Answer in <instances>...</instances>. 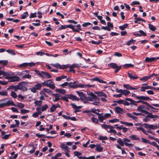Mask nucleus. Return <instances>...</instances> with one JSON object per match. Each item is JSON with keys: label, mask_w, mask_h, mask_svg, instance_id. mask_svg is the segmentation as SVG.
<instances>
[{"label": "nucleus", "mask_w": 159, "mask_h": 159, "mask_svg": "<svg viewBox=\"0 0 159 159\" xmlns=\"http://www.w3.org/2000/svg\"><path fill=\"white\" fill-rule=\"evenodd\" d=\"M77 81H75L73 83L70 82L69 83V87L72 89H76L78 88H93L94 87L93 85L86 84H76Z\"/></svg>", "instance_id": "obj_1"}, {"label": "nucleus", "mask_w": 159, "mask_h": 159, "mask_svg": "<svg viewBox=\"0 0 159 159\" xmlns=\"http://www.w3.org/2000/svg\"><path fill=\"white\" fill-rule=\"evenodd\" d=\"M42 84L44 86L49 87L52 90L54 89L55 88V84L52 80L44 81L42 83Z\"/></svg>", "instance_id": "obj_2"}, {"label": "nucleus", "mask_w": 159, "mask_h": 159, "mask_svg": "<svg viewBox=\"0 0 159 159\" xmlns=\"http://www.w3.org/2000/svg\"><path fill=\"white\" fill-rule=\"evenodd\" d=\"M108 66L113 69H115L114 72L116 73L121 69L122 65L118 66L116 63H111L108 65Z\"/></svg>", "instance_id": "obj_3"}, {"label": "nucleus", "mask_w": 159, "mask_h": 159, "mask_svg": "<svg viewBox=\"0 0 159 159\" xmlns=\"http://www.w3.org/2000/svg\"><path fill=\"white\" fill-rule=\"evenodd\" d=\"M5 79L9 80L8 81L9 82H18L21 80L20 77L17 76H7L5 77Z\"/></svg>", "instance_id": "obj_4"}, {"label": "nucleus", "mask_w": 159, "mask_h": 159, "mask_svg": "<svg viewBox=\"0 0 159 159\" xmlns=\"http://www.w3.org/2000/svg\"><path fill=\"white\" fill-rule=\"evenodd\" d=\"M87 93L88 95L89 96V98H88L89 101L92 102L94 100H96L98 99L97 96L93 93L89 91Z\"/></svg>", "instance_id": "obj_5"}, {"label": "nucleus", "mask_w": 159, "mask_h": 159, "mask_svg": "<svg viewBox=\"0 0 159 159\" xmlns=\"http://www.w3.org/2000/svg\"><path fill=\"white\" fill-rule=\"evenodd\" d=\"M145 109H147L148 108L147 107L143 105H142L139 106L138 107L137 110L139 111L140 112L145 114H147V113H148V112L145 110Z\"/></svg>", "instance_id": "obj_6"}, {"label": "nucleus", "mask_w": 159, "mask_h": 159, "mask_svg": "<svg viewBox=\"0 0 159 159\" xmlns=\"http://www.w3.org/2000/svg\"><path fill=\"white\" fill-rule=\"evenodd\" d=\"M25 82H22L19 83V89L23 91H25L27 90V89L24 85Z\"/></svg>", "instance_id": "obj_7"}, {"label": "nucleus", "mask_w": 159, "mask_h": 159, "mask_svg": "<svg viewBox=\"0 0 159 159\" xmlns=\"http://www.w3.org/2000/svg\"><path fill=\"white\" fill-rule=\"evenodd\" d=\"M158 59H159V56L157 57H152L150 58L147 57L145 59V61L147 62L155 61Z\"/></svg>", "instance_id": "obj_8"}, {"label": "nucleus", "mask_w": 159, "mask_h": 159, "mask_svg": "<svg viewBox=\"0 0 159 159\" xmlns=\"http://www.w3.org/2000/svg\"><path fill=\"white\" fill-rule=\"evenodd\" d=\"M42 75L41 77L43 78H47L48 79L51 78L52 76L48 73L45 71H42Z\"/></svg>", "instance_id": "obj_9"}, {"label": "nucleus", "mask_w": 159, "mask_h": 159, "mask_svg": "<svg viewBox=\"0 0 159 159\" xmlns=\"http://www.w3.org/2000/svg\"><path fill=\"white\" fill-rule=\"evenodd\" d=\"M115 111L116 113L118 114H122L125 112L124 110L119 106L115 107Z\"/></svg>", "instance_id": "obj_10"}, {"label": "nucleus", "mask_w": 159, "mask_h": 159, "mask_svg": "<svg viewBox=\"0 0 159 159\" xmlns=\"http://www.w3.org/2000/svg\"><path fill=\"white\" fill-rule=\"evenodd\" d=\"M130 142V140L127 139V138H124V143L125 146H127L128 147H132L133 146V144L131 143H128Z\"/></svg>", "instance_id": "obj_11"}, {"label": "nucleus", "mask_w": 159, "mask_h": 159, "mask_svg": "<svg viewBox=\"0 0 159 159\" xmlns=\"http://www.w3.org/2000/svg\"><path fill=\"white\" fill-rule=\"evenodd\" d=\"M128 77L131 80H134L138 78V76L137 75L133 73H127Z\"/></svg>", "instance_id": "obj_12"}, {"label": "nucleus", "mask_w": 159, "mask_h": 159, "mask_svg": "<svg viewBox=\"0 0 159 159\" xmlns=\"http://www.w3.org/2000/svg\"><path fill=\"white\" fill-rule=\"evenodd\" d=\"M91 80L93 81H98L99 83H102L106 84V81L103 80L102 79H100L99 77H98L93 78L91 79Z\"/></svg>", "instance_id": "obj_13"}, {"label": "nucleus", "mask_w": 159, "mask_h": 159, "mask_svg": "<svg viewBox=\"0 0 159 159\" xmlns=\"http://www.w3.org/2000/svg\"><path fill=\"white\" fill-rule=\"evenodd\" d=\"M53 95H54L55 98L53 100V101L54 102H56L59 101L61 98V95H60L58 93H53Z\"/></svg>", "instance_id": "obj_14"}, {"label": "nucleus", "mask_w": 159, "mask_h": 159, "mask_svg": "<svg viewBox=\"0 0 159 159\" xmlns=\"http://www.w3.org/2000/svg\"><path fill=\"white\" fill-rule=\"evenodd\" d=\"M61 147L62 150L64 151L70 152L69 148L66 144L62 143L61 145Z\"/></svg>", "instance_id": "obj_15"}, {"label": "nucleus", "mask_w": 159, "mask_h": 159, "mask_svg": "<svg viewBox=\"0 0 159 159\" xmlns=\"http://www.w3.org/2000/svg\"><path fill=\"white\" fill-rule=\"evenodd\" d=\"M95 93L100 97H103L105 98H107V94L104 93L102 91L95 92Z\"/></svg>", "instance_id": "obj_16"}, {"label": "nucleus", "mask_w": 159, "mask_h": 159, "mask_svg": "<svg viewBox=\"0 0 159 159\" xmlns=\"http://www.w3.org/2000/svg\"><path fill=\"white\" fill-rule=\"evenodd\" d=\"M14 75V73L11 71H4V78L5 79V77L7 76H11L12 75Z\"/></svg>", "instance_id": "obj_17"}, {"label": "nucleus", "mask_w": 159, "mask_h": 159, "mask_svg": "<svg viewBox=\"0 0 159 159\" xmlns=\"http://www.w3.org/2000/svg\"><path fill=\"white\" fill-rule=\"evenodd\" d=\"M5 107H8L10 105L16 106L13 101L8 100L4 103Z\"/></svg>", "instance_id": "obj_18"}, {"label": "nucleus", "mask_w": 159, "mask_h": 159, "mask_svg": "<svg viewBox=\"0 0 159 159\" xmlns=\"http://www.w3.org/2000/svg\"><path fill=\"white\" fill-rule=\"evenodd\" d=\"M131 96L132 97H134L135 98H136L137 99H138V100L144 99V98H145V96H137L135 93H132Z\"/></svg>", "instance_id": "obj_19"}, {"label": "nucleus", "mask_w": 159, "mask_h": 159, "mask_svg": "<svg viewBox=\"0 0 159 159\" xmlns=\"http://www.w3.org/2000/svg\"><path fill=\"white\" fill-rule=\"evenodd\" d=\"M68 98L73 101H79L80 98L77 97L76 96L73 95L72 94H70L69 95Z\"/></svg>", "instance_id": "obj_20"}, {"label": "nucleus", "mask_w": 159, "mask_h": 159, "mask_svg": "<svg viewBox=\"0 0 159 159\" xmlns=\"http://www.w3.org/2000/svg\"><path fill=\"white\" fill-rule=\"evenodd\" d=\"M101 146L100 144H97L95 150L98 152H102L103 151V148L102 147H101Z\"/></svg>", "instance_id": "obj_21"}, {"label": "nucleus", "mask_w": 159, "mask_h": 159, "mask_svg": "<svg viewBox=\"0 0 159 159\" xmlns=\"http://www.w3.org/2000/svg\"><path fill=\"white\" fill-rule=\"evenodd\" d=\"M150 113L149 112L147 113L148 114L147 116H146L145 117V118L143 119V121L144 122H147L150 120V119L149 118H151V115L150 114Z\"/></svg>", "instance_id": "obj_22"}, {"label": "nucleus", "mask_w": 159, "mask_h": 159, "mask_svg": "<svg viewBox=\"0 0 159 159\" xmlns=\"http://www.w3.org/2000/svg\"><path fill=\"white\" fill-rule=\"evenodd\" d=\"M102 113L100 114L99 115H98V119L99 122H103V120L106 119V117L104 116H102Z\"/></svg>", "instance_id": "obj_23"}, {"label": "nucleus", "mask_w": 159, "mask_h": 159, "mask_svg": "<svg viewBox=\"0 0 159 159\" xmlns=\"http://www.w3.org/2000/svg\"><path fill=\"white\" fill-rule=\"evenodd\" d=\"M125 100L130 102V105H132L135 106L137 105V104H136L135 101L132 99L130 98H127L125 99Z\"/></svg>", "instance_id": "obj_24"}, {"label": "nucleus", "mask_w": 159, "mask_h": 159, "mask_svg": "<svg viewBox=\"0 0 159 159\" xmlns=\"http://www.w3.org/2000/svg\"><path fill=\"white\" fill-rule=\"evenodd\" d=\"M34 104L35 106L38 107H39L42 104V101L41 100H35L34 102Z\"/></svg>", "instance_id": "obj_25"}, {"label": "nucleus", "mask_w": 159, "mask_h": 159, "mask_svg": "<svg viewBox=\"0 0 159 159\" xmlns=\"http://www.w3.org/2000/svg\"><path fill=\"white\" fill-rule=\"evenodd\" d=\"M55 91L56 92L61 93L62 94H64L66 93V90L63 89H56Z\"/></svg>", "instance_id": "obj_26"}, {"label": "nucleus", "mask_w": 159, "mask_h": 159, "mask_svg": "<svg viewBox=\"0 0 159 159\" xmlns=\"http://www.w3.org/2000/svg\"><path fill=\"white\" fill-rule=\"evenodd\" d=\"M140 91L141 92H145L146 89H150L151 86H143L141 87Z\"/></svg>", "instance_id": "obj_27"}, {"label": "nucleus", "mask_w": 159, "mask_h": 159, "mask_svg": "<svg viewBox=\"0 0 159 159\" xmlns=\"http://www.w3.org/2000/svg\"><path fill=\"white\" fill-rule=\"evenodd\" d=\"M126 115L128 117H130V118L134 119L135 120H137L138 118V117L134 116L133 115L129 113H127L126 114Z\"/></svg>", "instance_id": "obj_28"}, {"label": "nucleus", "mask_w": 159, "mask_h": 159, "mask_svg": "<svg viewBox=\"0 0 159 159\" xmlns=\"http://www.w3.org/2000/svg\"><path fill=\"white\" fill-rule=\"evenodd\" d=\"M51 65L53 67H55L59 69H62V66L58 63H56V64H51Z\"/></svg>", "instance_id": "obj_29"}, {"label": "nucleus", "mask_w": 159, "mask_h": 159, "mask_svg": "<svg viewBox=\"0 0 159 159\" xmlns=\"http://www.w3.org/2000/svg\"><path fill=\"white\" fill-rule=\"evenodd\" d=\"M0 95L2 96H7L8 95L7 91L5 90H3L0 91Z\"/></svg>", "instance_id": "obj_30"}, {"label": "nucleus", "mask_w": 159, "mask_h": 159, "mask_svg": "<svg viewBox=\"0 0 159 159\" xmlns=\"http://www.w3.org/2000/svg\"><path fill=\"white\" fill-rule=\"evenodd\" d=\"M145 98H144V99L139 100L138 101H135L136 104L142 102V100H152V99L149 98L148 97L145 96Z\"/></svg>", "instance_id": "obj_31"}, {"label": "nucleus", "mask_w": 159, "mask_h": 159, "mask_svg": "<svg viewBox=\"0 0 159 159\" xmlns=\"http://www.w3.org/2000/svg\"><path fill=\"white\" fill-rule=\"evenodd\" d=\"M123 66L125 68H131L134 66V65L131 63L125 64L123 65Z\"/></svg>", "instance_id": "obj_32"}, {"label": "nucleus", "mask_w": 159, "mask_h": 159, "mask_svg": "<svg viewBox=\"0 0 159 159\" xmlns=\"http://www.w3.org/2000/svg\"><path fill=\"white\" fill-rule=\"evenodd\" d=\"M120 123L122 124L125 125H126L129 126H132L133 125V124L132 123H128L126 122L123 121H120Z\"/></svg>", "instance_id": "obj_33"}, {"label": "nucleus", "mask_w": 159, "mask_h": 159, "mask_svg": "<svg viewBox=\"0 0 159 159\" xmlns=\"http://www.w3.org/2000/svg\"><path fill=\"white\" fill-rule=\"evenodd\" d=\"M129 137L132 139L134 140H140L139 138L137 137L136 135H130Z\"/></svg>", "instance_id": "obj_34"}, {"label": "nucleus", "mask_w": 159, "mask_h": 159, "mask_svg": "<svg viewBox=\"0 0 159 159\" xmlns=\"http://www.w3.org/2000/svg\"><path fill=\"white\" fill-rule=\"evenodd\" d=\"M136 42V40L133 39H131L128 41L126 43V44L129 46L132 45Z\"/></svg>", "instance_id": "obj_35"}, {"label": "nucleus", "mask_w": 159, "mask_h": 159, "mask_svg": "<svg viewBox=\"0 0 159 159\" xmlns=\"http://www.w3.org/2000/svg\"><path fill=\"white\" fill-rule=\"evenodd\" d=\"M117 142L118 143L120 146H124V142L120 138L118 139L117 141Z\"/></svg>", "instance_id": "obj_36"}, {"label": "nucleus", "mask_w": 159, "mask_h": 159, "mask_svg": "<svg viewBox=\"0 0 159 159\" xmlns=\"http://www.w3.org/2000/svg\"><path fill=\"white\" fill-rule=\"evenodd\" d=\"M42 84H41L40 83H38L36 84L34 87L36 88V89L38 90H39L41 89V88L42 87Z\"/></svg>", "instance_id": "obj_37"}, {"label": "nucleus", "mask_w": 159, "mask_h": 159, "mask_svg": "<svg viewBox=\"0 0 159 159\" xmlns=\"http://www.w3.org/2000/svg\"><path fill=\"white\" fill-rule=\"evenodd\" d=\"M56 105L54 104L52 105L51 107L50 108V111L51 112H52L56 111Z\"/></svg>", "instance_id": "obj_38"}, {"label": "nucleus", "mask_w": 159, "mask_h": 159, "mask_svg": "<svg viewBox=\"0 0 159 159\" xmlns=\"http://www.w3.org/2000/svg\"><path fill=\"white\" fill-rule=\"evenodd\" d=\"M71 105L72 106V107L74 109H76L77 110H79V109H80L82 107L81 106H77L74 104H72Z\"/></svg>", "instance_id": "obj_39"}, {"label": "nucleus", "mask_w": 159, "mask_h": 159, "mask_svg": "<svg viewBox=\"0 0 159 159\" xmlns=\"http://www.w3.org/2000/svg\"><path fill=\"white\" fill-rule=\"evenodd\" d=\"M27 68H28L29 67H33L35 65L36 63H34L33 62H29V63H27Z\"/></svg>", "instance_id": "obj_40"}, {"label": "nucleus", "mask_w": 159, "mask_h": 159, "mask_svg": "<svg viewBox=\"0 0 159 159\" xmlns=\"http://www.w3.org/2000/svg\"><path fill=\"white\" fill-rule=\"evenodd\" d=\"M28 14L27 11L25 12L23 14L21 15V18L22 19H25L28 16Z\"/></svg>", "instance_id": "obj_41"}, {"label": "nucleus", "mask_w": 159, "mask_h": 159, "mask_svg": "<svg viewBox=\"0 0 159 159\" xmlns=\"http://www.w3.org/2000/svg\"><path fill=\"white\" fill-rule=\"evenodd\" d=\"M48 107V105L47 104H45L44 105L42 106V107H40V108H41L42 111H43L46 110Z\"/></svg>", "instance_id": "obj_42"}, {"label": "nucleus", "mask_w": 159, "mask_h": 159, "mask_svg": "<svg viewBox=\"0 0 159 159\" xmlns=\"http://www.w3.org/2000/svg\"><path fill=\"white\" fill-rule=\"evenodd\" d=\"M128 25L127 24H125L122 26L119 27V29L121 30H124L127 27Z\"/></svg>", "instance_id": "obj_43"}, {"label": "nucleus", "mask_w": 159, "mask_h": 159, "mask_svg": "<svg viewBox=\"0 0 159 159\" xmlns=\"http://www.w3.org/2000/svg\"><path fill=\"white\" fill-rule=\"evenodd\" d=\"M91 120L93 123L96 124H97L98 123V120L97 118H95L94 117L91 118Z\"/></svg>", "instance_id": "obj_44"}, {"label": "nucleus", "mask_w": 159, "mask_h": 159, "mask_svg": "<svg viewBox=\"0 0 159 159\" xmlns=\"http://www.w3.org/2000/svg\"><path fill=\"white\" fill-rule=\"evenodd\" d=\"M97 100H94L93 102L91 103V104H92L93 105H94L97 106H98L100 104V102H98V101H97Z\"/></svg>", "instance_id": "obj_45"}, {"label": "nucleus", "mask_w": 159, "mask_h": 159, "mask_svg": "<svg viewBox=\"0 0 159 159\" xmlns=\"http://www.w3.org/2000/svg\"><path fill=\"white\" fill-rule=\"evenodd\" d=\"M43 89L44 91L49 95H51L52 93V91L48 89L44 88Z\"/></svg>", "instance_id": "obj_46"}, {"label": "nucleus", "mask_w": 159, "mask_h": 159, "mask_svg": "<svg viewBox=\"0 0 159 159\" xmlns=\"http://www.w3.org/2000/svg\"><path fill=\"white\" fill-rule=\"evenodd\" d=\"M61 155V153H59L57 154L54 157H51V159H58V157H60Z\"/></svg>", "instance_id": "obj_47"}, {"label": "nucleus", "mask_w": 159, "mask_h": 159, "mask_svg": "<svg viewBox=\"0 0 159 159\" xmlns=\"http://www.w3.org/2000/svg\"><path fill=\"white\" fill-rule=\"evenodd\" d=\"M149 79V77L148 76H144L140 79V80L142 81H147Z\"/></svg>", "instance_id": "obj_48"}, {"label": "nucleus", "mask_w": 159, "mask_h": 159, "mask_svg": "<svg viewBox=\"0 0 159 159\" xmlns=\"http://www.w3.org/2000/svg\"><path fill=\"white\" fill-rule=\"evenodd\" d=\"M16 106L19 108H22L24 107L25 106L24 104L22 103H18L17 104V105H16Z\"/></svg>", "instance_id": "obj_49"}, {"label": "nucleus", "mask_w": 159, "mask_h": 159, "mask_svg": "<svg viewBox=\"0 0 159 159\" xmlns=\"http://www.w3.org/2000/svg\"><path fill=\"white\" fill-rule=\"evenodd\" d=\"M149 29L152 30V31H154L156 30V28L153 25L149 24Z\"/></svg>", "instance_id": "obj_50"}, {"label": "nucleus", "mask_w": 159, "mask_h": 159, "mask_svg": "<svg viewBox=\"0 0 159 159\" xmlns=\"http://www.w3.org/2000/svg\"><path fill=\"white\" fill-rule=\"evenodd\" d=\"M11 96L14 98H16L17 97V95L16 93L14 91L11 92Z\"/></svg>", "instance_id": "obj_51"}, {"label": "nucleus", "mask_w": 159, "mask_h": 159, "mask_svg": "<svg viewBox=\"0 0 159 159\" xmlns=\"http://www.w3.org/2000/svg\"><path fill=\"white\" fill-rule=\"evenodd\" d=\"M130 93V91L126 90H123V91L122 93V95H124L125 96H126L129 94V93Z\"/></svg>", "instance_id": "obj_52"}, {"label": "nucleus", "mask_w": 159, "mask_h": 159, "mask_svg": "<svg viewBox=\"0 0 159 159\" xmlns=\"http://www.w3.org/2000/svg\"><path fill=\"white\" fill-rule=\"evenodd\" d=\"M6 52L13 55H16V53L13 50L8 49L6 50Z\"/></svg>", "instance_id": "obj_53"}, {"label": "nucleus", "mask_w": 159, "mask_h": 159, "mask_svg": "<svg viewBox=\"0 0 159 159\" xmlns=\"http://www.w3.org/2000/svg\"><path fill=\"white\" fill-rule=\"evenodd\" d=\"M119 121V120L118 119L114 118L110 120H108V122L110 123H116Z\"/></svg>", "instance_id": "obj_54"}, {"label": "nucleus", "mask_w": 159, "mask_h": 159, "mask_svg": "<svg viewBox=\"0 0 159 159\" xmlns=\"http://www.w3.org/2000/svg\"><path fill=\"white\" fill-rule=\"evenodd\" d=\"M29 111H30L29 110L23 109L20 110V113L22 114H24L26 113H28Z\"/></svg>", "instance_id": "obj_55"}, {"label": "nucleus", "mask_w": 159, "mask_h": 159, "mask_svg": "<svg viewBox=\"0 0 159 159\" xmlns=\"http://www.w3.org/2000/svg\"><path fill=\"white\" fill-rule=\"evenodd\" d=\"M8 63L7 60H0V64H2L3 66L7 65Z\"/></svg>", "instance_id": "obj_56"}, {"label": "nucleus", "mask_w": 159, "mask_h": 159, "mask_svg": "<svg viewBox=\"0 0 159 159\" xmlns=\"http://www.w3.org/2000/svg\"><path fill=\"white\" fill-rule=\"evenodd\" d=\"M36 110L37 111V112L39 114H40L42 113L43 111H42V110L40 108V107H37L36 108Z\"/></svg>", "instance_id": "obj_57"}, {"label": "nucleus", "mask_w": 159, "mask_h": 159, "mask_svg": "<svg viewBox=\"0 0 159 159\" xmlns=\"http://www.w3.org/2000/svg\"><path fill=\"white\" fill-rule=\"evenodd\" d=\"M143 126L146 129H150L151 125L146 123H144L143 124Z\"/></svg>", "instance_id": "obj_58"}, {"label": "nucleus", "mask_w": 159, "mask_h": 159, "mask_svg": "<svg viewBox=\"0 0 159 159\" xmlns=\"http://www.w3.org/2000/svg\"><path fill=\"white\" fill-rule=\"evenodd\" d=\"M123 87L126 89L128 90H131L132 87L129 84H124Z\"/></svg>", "instance_id": "obj_59"}, {"label": "nucleus", "mask_w": 159, "mask_h": 159, "mask_svg": "<svg viewBox=\"0 0 159 159\" xmlns=\"http://www.w3.org/2000/svg\"><path fill=\"white\" fill-rule=\"evenodd\" d=\"M80 100L82 101H84L85 100H86V101H89L88 98L87 97L85 96V95H84L83 97H80Z\"/></svg>", "instance_id": "obj_60"}, {"label": "nucleus", "mask_w": 159, "mask_h": 159, "mask_svg": "<svg viewBox=\"0 0 159 159\" xmlns=\"http://www.w3.org/2000/svg\"><path fill=\"white\" fill-rule=\"evenodd\" d=\"M101 126L102 128H104L107 131H108L107 130V129L108 128V125H107L105 124H103L101 125Z\"/></svg>", "instance_id": "obj_61"}, {"label": "nucleus", "mask_w": 159, "mask_h": 159, "mask_svg": "<svg viewBox=\"0 0 159 159\" xmlns=\"http://www.w3.org/2000/svg\"><path fill=\"white\" fill-rule=\"evenodd\" d=\"M8 82V81L0 80V84L2 85H6L7 84Z\"/></svg>", "instance_id": "obj_62"}, {"label": "nucleus", "mask_w": 159, "mask_h": 159, "mask_svg": "<svg viewBox=\"0 0 159 159\" xmlns=\"http://www.w3.org/2000/svg\"><path fill=\"white\" fill-rule=\"evenodd\" d=\"M76 93L78 94V95L80 97H83L84 95H85L83 92H80L79 91H76Z\"/></svg>", "instance_id": "obj_63"}, {"label": "nucleus", "mask_w": 159, "mask_h": 159, "mask_svg": "<svg viewBox=\"0 0 159 159\" xmlns=\"http://www.w3.org/2000/svg\"><path fill=\"white\" fill-rule=\"evenodd\" d=\"M27 62L23 63L19 65V66L20 68H21L23 67H25L27 68Z\"/></svg>", "instance_id": "obj_64"}]
</instances>
